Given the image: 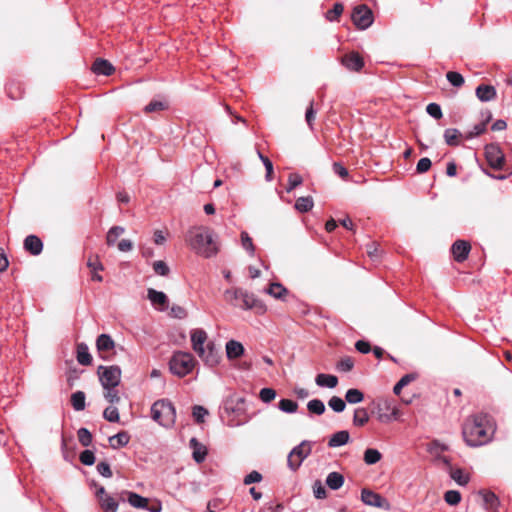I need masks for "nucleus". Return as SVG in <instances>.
I'll return each instance as SVG.
<instances>
[{
  "label": "nucleus",
  "mask_w": 512,
  "mask_h": 512,
  "mask_svg": "<svg viewBox=\"0 0 512 512\" xmlns=\"http://www.w3.org/2000/svg\"><path fill=\"white\" fill-rule=\"evenodd\" d=\"M462 434L468 446L478 447L487 444L491 440L494 427L487 414H476L466 419Z\"/></svg>",
  "instance_id": "1"
},
{
  "label": "nucleus",
  "mask_w": 512,
  "mask_h": 512,
  "mask_svg": "<svg viewBox=\"0 0 512 512\" xmlns=\"http://www.w3.org/2000/svg\"><path fill=\"white\" fill-rule=\"evenodd\" d=\"M190 247L198 255L211 258L219 251V243L214 232L207 227H199L189 232Z\"/></svg>",
  "instance_id": "2"
},
{
  "label": "nucleus",
  "mask_w": 512,
  "mask_h": 512,
  "mask_svg": "<svg viewBox=\"0 0 512 512\" xmlns=\"http://www.w3.org/2000/svg\"><path fill=\"white\" fill-rule=\"evenodd\" d=\"M224 299L229 305L243 310H262L264 308V305L254 294L242 288H230L225 290Z\"/></svg>",
  "instance_id": "3"
},
{
  "label": "nucleus",
  "mask_w": 512,
  "mask_h": 512,
  "mask_svg": "<svg viewBox=\"0 0 512 512\" xmlns=\"http://www.w3.org/2000/svg\"><path fill=\"white\" fill-rule=\"evenodd\" d=\"M151 417L163 427H172L176 419L175 407L167 399L158 400L151 407Z\"/></svg>",
  "instance_id": "4"
},
{
  "label": "nucleus",
  "mask_w": 512,
  "mask_h": 512,
  "mask_svg": "<svg viewBox=\"0 0 512 512\" xmlns=\"http://www.w3.org/2000/svg\"><path fill=\"white\" fill-rule=\"evenodd\" d=\"M195 365L194 357L191 353L177 351L169 361V370L178 377H185L193 370Z\"/></svg>",
  "instance_id": "5"
},
{
  "label": "nucleus",
  "mask_w": 512,
  "mask_h": 512,
  "mask_svg": "<svg viewBox=\"0 0 512 512\" xmlns=\"http://www.w3.org/2000/svg\"><path fill=\"white\" fill-rule=\"evenodd\" d=\"M312 452V442L309 440H303L301 443L296 445L287 456V466L292 471H297L302 465L303 461Z\"/></svg>",
  "instance_id": "6"
},
{
  "label": "nucleus",
  "mask_w": 512,
  "mask_h": 512,
  "mask_svg": "<svg viewBox=\"0 0 512 512\" xmlns=\"http://www.w3.org/2000/svg\"><path fill=\"white\" fill-rule=\"evenodd\" d=\"M121 369L117 365L99 366L98 375L102 387H117L121 381Z\"/></svg>",
  "instance_id": "7"
},
{
  "label": "nucleus",
  "mask_w": 512,
  "mask_h": 512,
  "mask_svg": "<svg viewBox=\"0 0 512 512\" xmlns=\"http://www.w3.org/2000/svg\"><path fill=\"white\" fill-rule=\"evenodd\" d=\"M352 21L358 29L365 30L373 23V13L366 5H359L354 8Z\"/></svg>",
  "instance_id": "8"
},
{
  "label": "nucleus",
  "mask_w": 512,
  "mask_h": 512,
  "mask_svg": "<svg viewBox=\"0 0 512 512\" xmlns=\"http://www.w3.org/2000/svg\"><path fill=\"white\" fill-rule=\"evenodd\" d=\"M485 158L489 166L496 170H501L505 163V155L497 144L485 146Z\"/></svg>",
  "instance_id": "9"
},
{
  "label": "nucleus",
  "mask_w": 512,
  "mask_h": 512,
  "mask_svg": "<svg viewBox=\"0 0 512 512\" xmlns=\"http://www.w3.org/2000/svg\"><path fill=\"white\" fill-rule=\"evenodd\" d=\"M361 500L364 504L372 507L383 508L388 510L390 508L389 502L380 494L373 492L370 489H362Z\"/></svg>",
  "instance_id": "10"
},
{
  "label": "nucleus",
  "mask_w": 512,
  "mask_h": 512,
  "mask_svg": "<svg viewBox=\"0 0 512 512\" xmlns=\"http://www.w3.org/2000/svg\"><path fill=\"white\" fill-rule=\"evenodd\" d=\"M207 340V333L203 329H194L191 331V342L193 350L202 356L204 354V344Z\"/></svg>",
  "instance_id": "11"
},
{
  "label": "nucleus",
  "mask_w": 512,
  "mask_h": 512,
  "mask_svg": "<svg viewBox=\"0 0 512 512\" xmlns=\"http://www.w3.org/2000/svg\"><path fill=\"white\" fill-rule=\"evenodd\" d=\"M470 250L471 246L469 242L464 240L455 241L451 247L453 257L457 262H463L466 260Z\"/></svg>",
  "instance_id": "12"
},
{
  "label": "nucleus",
  "mask_w": 512,
  "mask_h": 512,
  "mask_svg": "<svg viewBox=\"0 0 512 512\" xmlns=\"http://www.w3.org/2000/svg\"><path fill=\"white\" fill-rule=\"evenodd\" d=\"M147 297L151 304L157 307L160 311H164L168 307V297L162 291H157L153 288H149L147 291Z\"/></svg>",
  "instance_id": "13"
},
{
  "label": "nucleus",
  "mask_w": 512,
  "mask_h": 512,
  "mask_svg": "<svg viewBox=\"0 0 512 512\" xmlns=\"http://www.w3.org/2000/svg\"><path fill=\"white\" fill-rule=\"evenodd\" d=\"M342 64L348 70L358 72L364 66V60L358 53L352 52L342 58Z\"/></svg>",
  "instance_id": "14"
},
{
  "label": "nucleus",
  "mask_w": 512,
  "mask_h": 512,
  "mask_svg": "<svg viewBox=\"0 0 512 512\" xmlns=\"http://www.w3.org/2000/svg\"><path fill=\"white\" fill-rule=\"evenodd\" d=\"M24 249L31 255L37 256L43 250V242L36 235H28L24 239Z\"/></svg>",
  "instance_id": "15"
},
{
  "label": "nucleus",
  "mask_w": 512,
  "mask_h": 512,
  "mask_svg": "<svg viewBox=\"0 0 512 512\" xmlns=\"http://www.w3.org/2000/svg\"><path fill=\"white\" fill-rule=\"evenodd\" d=\"M476 97L481 102H489L496 98V89L492 85L480 84L475 90Z\"/></svg>",
  "instance_id": "16"
},
{
  "label": "nucleus",
  "mask_w": 512,
  "mask_h": 512,
  "mask_svg": "<svg viewBox=\"0 0 512 512\" xmlns=\"http://www.w3.org/2000/svg\"><path fill=\"white\" fill-rule=\"evenodd\" d=\"M189 445L193 450L192 457L194 461L198 464L202 463L208 453L206 446L200 443L196 438H191Z\"/></svg>",
  "instance_id": "17"
},
{
  "label": "nucleus",
  "mask_w": 512,
  "mask_h": 512,
  "mask_svg": "<svg viewBox=\"0 0 512 512\" xmlns=\"http://www.w3.org/2000/svg\"><path fill=\"white\" fill-rule=\"evenodd\" d=\"M92 71L97 75L109 76L114 72V67L109 61L99 58L93 63Z\"/></svg>",
  "instance_id": "18"
},
{
  "label": "nucleus",
  "mask_w": 512,
  "mask_h": 512,
  "mask_svg": "<svg viewBox=\"0 0 512 512\" xmlns=\"http://www.w3.org/2000/svg\"><path fill=\"white\" fill-rule=\"evenodd\" d=\"M199 357L210 367L217 365L220 358L213 343H208L207 348L204 349V354Z\"/></svg>",
  "instance_id": "19"
},
{
  "label": "nucleus",
  "mask_w": 512,
  "mask_h": 512,
  "mask_svg": "<svg viewBox=\"0 0 512 512\" xmlns=\"http://www.w3.org/2000/svg\"><path fill=\"white\" fill-rule=\"evenodd\" d=\"M244 354L243 345L236 340H229L226 343V355L228 359H237Z\"/></svg>",
  "instance_id": "20"
},
{
  "label": "nucleus",
  "mask_w": 512,
  "mask_h": 512,
  "mask_svg": "<svg viewBox=\"0 0 512 512\" xmlns=\"http://www.w3.org/2000/svg\"><path fill=\"white\" fill-rule=\"evenodd\" d=\"M77 361L79 364L87 366L92 363V356L89 353L88 345L84 342L77 344Z\"/></svg>",
  "instance_id": "21"
},
{
  "label": "nucleus",
  "mask_w": 512,
  "mask_h": 512,
  "mask_svg": "<svg viewBox=\"0 0 512 512\" xmlns=\"http://www.w3.org/2000/svg\"><path fill=\"white\" fill-rule=\"evenodd\" d=\"M115 347V342L108 334H100L96 339V348L98 352H108Z\"/></svg>",
  "instance_id": "22"
},
{
  "label": "nucleus",
  "mask_w": 512,
  "mask_h": 512,
  "mask_svg": "<svg viewBox=\"0 0 512 512\" xmlns=\"http://www.w3.org/2000/svg\"><path fill=\"white\" fill-rule=\"evenodd\" d=\"M350 439L349 432L346 430H341L336 433H334L329 441L328 446L331 448L340 447L348 443Z\"/></svg>",
  "instance_id": "23"
},
{
  "label": "nucleus",
  "mask_w": 512,
  "mask_h": 512,
  "mask_svg": "<svg viewBox=\"0 0 512 512\" xmlns=\"http://www.w3.org/2000/svg\"><path fill=\"white\" fill-rule=\"evenodd\" d=\"M315 382L320 387L335 388L338 384V378L331 374L320 373L316 376Z\"/></svg>",
  "instance_id": "24"
},
{
  "label": "nucleus",
  "mask_w": 512,
  "mask_h": 512,
  "mask_svg": "<svg viewBox=\"0 0 512 512\" xmlns=\"http://www.w3.org/2000/svg\"><path fill=\"white\" fill-rule=\"evenodd\" d=\"M344 484V477L339 472H330L326 477V485L332 490L340 489Z\"/></svg>",
  "instance_id": "25"
},
{
  "label": "nucleus",
  "mask_w": 512,
  "mask_h": 512,
  "mask_svg": "<svg viewBox=\"0 0 512 512\" xmlns=\"http://www.w3.org/2000/svg\"><path fill=\"white\" fill-rule=\"evenodd\" d=\"M244 403L243 398H239L237 403L234 405L233 403L227 401L224 406V413H226L228 416L231 414H235L237 417L244 416L245 411L244 408L240 406Z\"/></svg>",
  "instance_id": "26"
},
{
  "label": "nucleus",
  "mask_w": 512,
  "mask_h": 512,
  "mask_svg": "<svg viewBox=\"0 0 512 512\" xmlns=\"http://www.w3.org/2000/svg\"><path fill=\"white\" fill-rule=\"evenodd\" d=\"M128 503L138 509H145L147 508L148 499L135 493V492H128Z\"/></svg>",
  "instance_id": "27"
},
{
  "label": "nucleus",
  "mask_w": 512,
  "mask_h": 512,
  "mask_svg": "<svg viewBox=\"0 0 512 512\" xmlns=\"http://www.w3.org/2000/svg\"><path fill=\"white\" fill-rule=\"evenodd\" d=\"M445 143L449 146H458L461 133L458 129L448 128L444 131Z\"/></svg>",
  "instance_id": "28"
},
{
  "label": "nucleus",
  "mask_w": 512,
  "mask_h": 512,
  "mask_svg": "<svg viewBox=\"0 0 512 512\" xmlns=\"http://www.w3.org/2000/svg\"><path fill=\"white\" fill-rule=\"evenodd\" d=\"M85 393L83 391H76L71 395V404L75 411H82L85 409Z\"/></svg>",
  "instance_id": "29"
},
{
  "label": "nucleus",
  "mask_w": 512,
  "mask_h": 512,
  "mask_svg": "<svg viewBox=\"0 0 512 512\" xmlns=\"http://www.w3.org/2000/svg\"><path fill=\"white\" fill-rule=\"evenodd\" d=\"M130 436L127 432L121 431L116 435L110 437L109 441L111 443L112 448L124 447L129 443Z\"/></svg>",
  "instance_id": "30"
},
{
  "label": "nucleus",
  "mask_w": 512,
  "mask_h": 512,
  "mask_svg": "<svg viewBox=\"0 0 512 512\" xmlns=\"http://www.w3.org/2000/svg\"><path fill=\"white\" fill-rule=\"evenodd\" d=\"M125 228L122 226H112L106 235V243L108 246L115 245L117 239L124 234Z\"/></svg>",
  "instance_id": "31"
},
{
  "label": "nucleus",
  "mask_w": 512,
  "mask_h": 512,
  "mask_svg": "<svg viewBox=\"0 0 512 512\" xmlns=\"http://www.w3.org/2000/svg\"><path fill=\"white\" fill-rule=\"evenodd\" d=\"M418 377V375L416 373H408V374H405L404 376H402L400 378V380L395 384V386L393 387V392L394 394L396 395H399L401 390L407 386L408 384H410L411 382H413L414 380H416Z\"/></svg>",
  "instance_id": "32"
},
{
  "label": "nucleus",
  "mask_w": 512,
  "mask_h": 512,
  "mask_svg": "<svg viewBox=\"0 0 512 512\" xmlns=\"http://www.w3.org/2000/svg\"><path fill=\"white\" fill-rule=\"evenodd\" d=\"M313 205L312 197H299L295 202V209L301 213H305L310 211L313 208Z\"/></svg>",
  "instance_id": "33"
},
{
  "label": "nucleus",
  "mask_w": 512,
  "mask_h": 512,
  "mask_svg": "<svg viewBox=\"0 0 512 512\" xmlns=\"http://www.w3.org/2000/svg\"><path fill=\"white\" fill-rule=\"evenodd\" d=\"M369 421V414L365 408H357L354 411L353 424L355 426H364Z\"/></svg>",
  "instance_id": "34"
},
{
  "label": "nucleus",
  "mask_w": 512,
  "mask_h": 512,
  "mask_svg": "<svg viewBox=\"0 0 512 512\" xmlns=\"http://www.w3.org/2000/svg\"><path fill=\"white\" fill-rule=\"evenodd\" d=\"M486 509H496L499 505L498 497L491 491L481 492Z\"/></svg>",
  "instance_id": "35"
},
{
  "label": "nucleus",
  "mask_w": 512,
  "mask_h": 512,
  "mask_svg": "<svg viewBox=\"0 0 512 512\" xmlns=\"http://www.w3.org/2000/svg\"><path fill=\"white\" fill-rule=\"evenodd\" d=\"M450 477L459 485L465 486L469 482V475L462 469L456 468L450 470Z\"/></svg>",
  "instance_id": "36"
},
{
  "label": "nucleus",
  "mask_w": 512,
  "mask_h": 512,
  "mask_svg": "<svg viewBox=\"0 0 512 512\" xmlns=\"http://www.w3.org/2000/svg\"><path fill=\"white\" fill-rule=\"evenodd\" d=\"M364 394L359 390L355 388L348 389L345 394V400L349 404H357L363 401Z\"/></svg>",
  "instance_id": "37"
},
{
  "label": "nucleus",
  "mask_w": 512,
  "mask_h": 512,
  "mask_svg": "<svg viewBox=\"0 0 512 512\" xmlns=\"http://www.w3.org/2000/svg\"><path fill=\"white\" fill-rule=\"evenodd\" d=\"M307 409L310 413L316 414V415H322L326 408L325 404L320 399H312L307 403Z\"/></svg>",
  "instance_id": "38"
},
{
  "label": "nucleus",
  "mask_w": 512,
  "mask_h": 512,
  "mask_svg": "<svg viewBox=\"0 0 512 512\" xmlns=\"http://www.w3.org/2000/svg\"><path fill=\"white\" fill-rule=\"evenodd\" d=\"M381 453L377 449L368 448L364 452V461L368 465L376 464L381 460Z\"/></svg>",
  "instance_id": "39"
},
{
  "label": "nucleus",
  "mask_w": 512,
  "mask_h": 512,
  "mask_svg": "<svg viewBox=\"0 0 512 512\" xmlns=\"http://www.w3.org/2000/svg\"><path fill=\"white\" fill-rule=\"evenodd\" d=\"M267 293L276 299H282L287 294V289L280 283H272L267 289Z\"/></svg>",
  "instance_id": "40"
},
{
  "label": "nucleus",
  "mask_w": 512,
  "mask_h": 512,
  "mask_svg": "<svg viewBox=\"0 0 512 512\" xmlns=\"http://www.w3.org/2000/svg\"><path fill=\"white\" fill-rule=\"evenodd\" d=\"M278 408L285 413H295L298 409V403L290 399H281Z\"/></svg>",
  "instance_id": "41"
},
{
  "label": "nucleus",
  "mask_w": 512,
  "mask_h": 512,
  "mask_svg": "<svg viewBox=\"0 0 512 512\" xmlns=\"http://www.w3.org/2000/svg\"><path fill=\"white\" fill-rule=\"evenodd\" d=\"M328 406L336 413H341L346 408L345 401L338 397V396H332L328 401Z\"/></svg>",
  "instance_id": "42"
},
{
  "label": "nucleus",
  "mask_w": 512,
  "mask_h": 512,
  "mask_svg": "<svg viewBox=\"0 0 512 512\" xmlns=\"http://www.w3.org/2000/svg\"><path fill=\"white\" fill-rule=\"evenodd\" d=\"M257 155H258L259 159L261 160V162L263 163V166L266 169V175H265L266 181H271L272 174H273L272 161L268 157L264 156L259 150L257 151Z\"/></svg>",
  "instance_id": "43"
},
{
  "label": "nucleus",
  "mask_w": 512,
  "mask_h": 512,
  "mask_svg": "<svg viewBox=\"0 0 512 512\" xmlns=\"http://www.w3.org/2000/svg\"><path fill=\"white\" fill-rule=\"evenodd\" d=\"M78 440L82 446L88 447L92 443V434L87 428H80L77 431Z\"/></svg>",
  "instance_id": "44"
},
{
  "label": "nucleus",
  "mask_w": 512,
  "mask_h": 512,
  "mask_svg": "<svg viewBox=\"0 0 512 512\" xmlns=\"http://www.w3.org/2000/svg\"><path fill=\"white\" fill-rule=\"evenodd\" d=\"M100 502L104 512H117L118 503L111 496L101 498Z\"/></svg>",
  "instance_id": "45"
},
{
  "label": "nucleus",
  "mask_w": 512,
  "mask_h": 512,
  "mask_svg": "<svg viewBox=\"0 0 512 512\" xmlns=\"http://www.w3.org/2000/svg\"><path fill=\"white\" fill-rule=\"evenodd\" d=\"M241 243L242 247L251 255L254 256L255 247L253 245L252 238L246 231L241 232Z\"/></svg>",
  "instance_id": "46"
},
{
  "label": "nucleus",
  "mask_w": 512,
  "mask_h": 512,
  "mask_svg": "<svg viewBox=\"0 0 512 512\" xmlns=\"http://www.w3.org/2000/svg\"><path fill=\"white\" fill-rule=\"evenodd\" d=\"M104 398L111 404H116L120 401V396L116 387H103Z\"/></svg>",
  "instance_id": "47"
},
{
  "label": "nucleus",
  "mask_w": 512,
  "mask_h": 512,
  "mask_svg": "<svg viewBox=\"0 0 512 512\" xmlns=\"http://www.w3.org/2000/svg\"><path fill=\"white\" fill-rule=\"evenodd\" d=\"M103 417L112 423H116L120 419L118 409L115 406H108L103 412Z\"/></svg>",
  "instance_id": "48"
},
{
  "label": "nucleus",
  "mask_w": 512,
  "mask_h": 512,
  "mask_svg": "<svg viewBox=\"0 0 512 512\" xmlns=\"http://www.w3.org/2000/svg\"><path fill=\"white\" fill-rule=\"evenodd\" d=\"M446 78L454 87H461L464 84V77L458 72L449 71L446 74Z\"/></svg>",
  "instance_id": "49"
},
{
  "label": "nucleus",
  "mask_w": 512,
  "mask_h": 512,
  "mask_svg": "<svg viewBox=\"0 0 512 512\" xmlns=\"http://www.w3.org/2000/svg\"><path fill=\"white\" fill-rule=\"evenodd\" d=\"M208 413H209L208 410L203 406L195 405L193 407L192 415L194 417V420L198 424L204 422V418H205V416L208 415Z\"/></svg>",
  "instance_id": "50"
},
{
  "label": "nucleus",
  "mask_w": 512,
  "mask_h": 512,
  "mask_svg": "<svg viewBox=\"0 0 512 512\" xmlns=\"http://www.w3.org/2000/svg\"><path fill=\"white\" fill-rule=\"evenodd\" d=\"M302 177L298 173H291L288 176V185L286 187V191L289 193L294 190L297 186L302 184Z\"/></svg>",
  "instance_id": "51"
},
{
  "label": "nucleus",
  "mask_w": 512,
  "mask_h": 512,
  "mask_svg": "<svg viewBox=\"0 0 512 512\" xmlns=\"http://www.w3.org/2000/svg\"><path fill=\"white\" fill-rule=\"evenodd\" d=\"M444 499L447 504L454 506L461 501V494L456 490H448L444 495Z\"/></svg>",
  "instance_id": "52"
},
{
  "label": "nucleus",
  "mask_w": 512,
  "mask_h": 512,
  "mask_svg": "<svg viewBox=\"0 0 512 512\" xmlns=\"http://www.w3.org/2000/svg\"><path fill=\"white\" fill-rule=\"evenodd\" d=\"M343 5L341 3L334 4L333 8L326 12V19L329 21H335L343 12Z\"/></svg>",
  "instance_id": "53"
},
{
  "label": "nucleus",
  "mask_w": 512,
  "mask_h": 512,
  "mask_svg": "<svg viewBox=\"0 0 512 512\" xmlns=\"http://www.w3.org/2000/svg\"><path fill=\"white\" fill-rule=\"evenodd\" d=\"M169 315L176 319H185L188 316L187 310L180 305H172Z\"/></svg>",
  "instance_id": "54"
},
{
  "label": "nucleus",
  "mask_w": 512,
  "mask_h": 512,
  "mask_svg": "<svg viewBox=\"0 0 512 512\" xmlns=\"http://www.w3.org/2000/svg\"><path fill=\"white\" fill-rule=\"evenodd\" d=\"M262 402L270 403L276 397V391L272 388H262L259 393Z\"/></svg>",
  "instance_id": "55"
},
{
  "label": "nucleus",
  "mask_w": 512,
  "mask_h": 512,
  "mask_svg": "<svg viewBox=\"0 0 512 512\" xmlns=\"http://www.w3.org/2000/svg\"><path fill=\"white\" fill-rule=\"evenodd\" d=\"M426 112L434 119H440L443 116L442 109L437 103H430L426 107Z\"/></svg>",
  "instance_id": "56"
},
{
  "label": "nucleus",
  "mask_w": 512,
  "mask_h": 512,
  "mask_svg": "<svg viewBox=\"0 0 512 512\" xmlns=\"http://www.w3.org/2000/svg\"><path fill=\"white\" fill-rule=\"evenodd\" d=\"M79 459L82 464L86 466H91L95 463V455L91 450H84L80 453Z\"/></svg>",
  "instance_id": "57"
},
{
  "label": "nucleus",
  "mask_w": 512,
  "mask_h": 512,
  "mask_svg": "<svg viewBox=\"0 0 512 512\" xmlns=\"http://www.w3.org/2000/svg\"><path fill=\"white\" fill-rule=\"evenodd\" d=\"M353 367H354V362L350 357L342 358L337 363V369L341 372H349L353 369Z\"/></svg>",
  "instance_id": "58"
},
{
  "label": "nucleus",
  "mask_w": 512,
  "mask_h": 512,
  "mask_svg": "<svg viewBox=\"0 0 512 512\" xmlns=\"http://www.w3.org/2000/svg\"><path fill=\"white\" fill-rule=\"evenodd\" d=\"M153 270L156 274L161 276H166L170 271L168 265L162 260L153 263Z\"/></svg>",
  "instance_id": "59"
},
{
  "label": "nucleus",
  "mask_w": 512,
  "mask_h": 512,
  "mask_svg": "<svg viewBox=\"0 0 512 512\" xmlns=\"http://www.w3.org/2000/svg\"><path fill=\"white\" fill-rule=\"evenodd\" d=\"M165 107H166V105L164 102L158 101V100H153L145 106L144 110L146 113H153V112L161 111V110L165 109Z\"/></svg>",
  "instance_id": "60"
},
{
  "label": "nucleus",
  "mask_w": 512,
  "mask_h": 512,
  "mask_svg": "<svg viewBox=\"0 0 512 512\" xmlns=\"http://www.w3.org/2000/svg\"><path fill=\"white\" fill-rule=\"evenodd\" d=\"M486 130V123L481 122L473 126L472 130L467 133V138L472 139L483 134Z\"/></svg>",
  "instance_id": "61"
},
{
  "label": "nucleus",
  "mask_w": 512,
  "mask_h": 512,
  "mask_svg": "<svg viewBox=\"0 0 512 512\" xmlns=\"http://www.w3.org/2000/svg\"><path fill=\"white\" fill-rule=\"evenodd\" d=\"M431 165H432V162L429 158H427V157L421 158L417 163L416 171L418 173H425L431 168Z\"/></svg>",
  "instance_id": "62"
},
{
  "label": "nucleus",
  "mask_w": 512,
  "mask_h": 512,
  "mask_svg": "<svg viewBox=\"0 0 512 512\" xmlns=\"http://www.w3.org/2000/svg\"><path fill=\"white\" fill-rule=\"evenodd\" d=\"M97 471L103 477H106V478L112 477V471H111L110 465L107 462H99L97 464Z\"/></svg>",
  "instance_id": "63"
},
{
  "label": "nucleus",
  "mask_w": 512,
  "mask_h": 512,
  "mask_svg": "<svg viewBox=\"0 0 512 512\" xmlns=\"http://www.w3.org/2000/svg\"><path fill=\"white\" fill-rule=\"evenodd\" d=\"M262 480V475L258 471H252L249 474H247L244 478V484L250 485L252 483H257Z\"/></svg>",
  "instance_id": "64"
}]
</instances>
